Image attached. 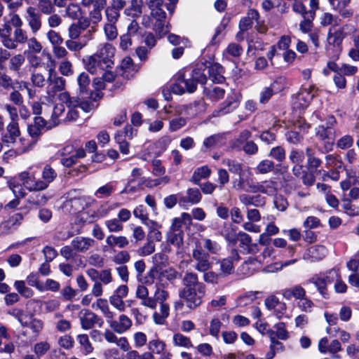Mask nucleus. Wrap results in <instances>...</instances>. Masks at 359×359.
Instances as JSON below:
<instances>
[{
  "mask_svg": "<svg viewBox=\"0 0 359 359\" xmlns=\"http://www.w3.org/2000/svg\"><path fill=\"white\" fill-rule=\"evenodd\" d=\"M163 0H149L147 5L151 11V15L156 20L154 30L159 38L165 36L169 31L168 25H165V12L162 9Z\"/></svg>",
  "mask_w": 359,
  "mask_h": 359,
  "instance_id": "1",
  "label": "nucleus"
},
{
  "mask_svg": "<svg viewBox=\"0 0 359 359\" xmlns=\"http://www.w3.org/2000/svg\"><path fill=\"white\" fill-rule=\"evenodd\" d=\"M205 294V289H197L191 290H179L178 294L187 308L195 310L203 303V299Z\"/></svg>",
  "mask_w": 359,
  "mask_h": 359,
  "instance_id": "2",
  "label": "nucleus"
},
{
  "mask_svg": "<svg viewBox=\"0 0 359 359\" xmlns=\"http://www.w3.org/2000/svg\"><path fill=\"white\" fill-rule=\"evenodd\" d=\"M192 260L194 262V269L200 272H205L211 267L210 262V255L205 252L201 243H195V247L191 253Z\"/></svg>",
  "mask_w": 359,
  "mask_h": 359,
  "instance_id": "3",
  "label": "nucleus"
},
{
  "mask_svg": "<svg viewBox=\"0 0 359 359\" xmlns=\"http://www.w3.org/2000/svg\"><path fill=\"white\" fill-rule=\"evenodd\" d=\"M59 100L65 103L67 107H77L86 113H89L96 107L94 101L84 100L83 98L71 97L69 93L64 91L60 93Z\"/></svg>",
  "mask_w": 359,
  "mask_h": 359,
  "instance_id": "4",
  "label": "nucleus"
},
{
  "mask_svg": "<svg viewBox=\"0 0 359 359\" xmlns=\"http://www.w3.org/2000/svg\"><path fill=\"white\" fill-rule=\"evenodd\" d=\"M47 83L46 93L49 97H54L57 93L65 90L66 81L57 74L54 68H50L48 72Z\"/></svg>",
  "mask_w": 359,
  "mask_h": 359,
  "instance_id": "5",
  "label": "nucleus"
},
{
  "mask_svg": "<svg viewBox=\"0 0 359 359\" xmlns=\"http://www.w3.org/2000/svg\"><path fill=\"white\" fill-rule=\"evenodd\" d=\"M197 87V84L193 77L186 79L184 74H179L176 82L171 87V91L177 95H182L184 93H194Z\"/></svg>",
  "mask_w": 359,
  "mask_h": 359,
  "instance_id": "6",
  "label": "nucleus"
},
{
  "mask_svg": "<svg viewBox=\"0 0 359 359\" xmlns=\"http://www.w3.org/2000/svg\"><path fill=\"white\" fill-rule=\"evenodd\" d=\"M19 179L29 191H41L46 189L42 179H37L34 173L26 170L19 175Z\"/></svg>",
  "mask_w": 359,
  "mask_h": 359,
  "instance_id": "7",
  "label": "nucleus"
},
{
  "mask_svg": "<svg viewBox=\"0 0 359 359\" xmlns=\"http://www.w3.org/2000/svg\"><path fill=\"white\" fill-rule=\"evenodd\" d=\"M107 323L114 334H123L129 331L133 326L132 320L126 314H121L116 319L114 317L107 318Z\"/></svg>",
  "mask_w": 359,
  "mask_h": 359,
  "instance_id": "8",
  "label": "nucleus"
},
{
  "mask_svg": "<svg viewBox=\"0 0 359 359\" xmlns=\"http://www.w3.org/2000/svg\"><path fill=\"white\" fill-rule=\"evenodd\" d=\"M80 324L82 329L88 330L92 329L95 325L100 327L102 326L103 320L90 310H81L79 312Z\"/></svg>",
  "mask_w": 359,
  "mask_h": 359,
  "instance_id": "9",
  "label": "nucleus"
},
{
  "mask_svg": "<svg viewBox=\"0 0 359 359\" xmlns=\"http://www.w3.org/2000/svg\"><path fill=\"white\" fill-rule=\"evenodd\" d=\"M184 240L183 231H170L167 233V245L163 249L164 252H170L172 251L171 245L175 248V253L177 255L182 254V246Z\"/></svg>",
  "mask_w": 359,
  "mask_h": 359,
  "instance_id": "10",
  "label": "nucleus"
},
{
  "mask_svg": "<svg viewBox=\"0 0 359 359\" xmlns=\"http://www.w3.org/2000/svg\"><path fill=\"white\" fill-rule=\"evenodd\" d=\"M84 65L86 69L92 74H99L112 67L95 54L90 55L84 60Z\"/></svg>",
  "mask_w": 359,
  "mask_h": 359,
  "instance_id": "11",
  "label": "nucleus"
},
{
  "mask_svg": "<svg viewBox=\"0 0 359 359\" xmlns=\"http://www.w3.org/2000/svg\"><path fill=\"white\" fill-rule=\"evenodd\" d=\"M25 20L31 32L36 34L42 27L41 14L35 8L29 6L26 9Z\"/></svg>",
  "mask_w": 359,
  "mask_h": 359,
  "instance_id": "12",
  "label": "nucleus"
},
{
  "mask_svg": "<svg viewBox=\"0 0 359 359\" xmlns=\"http://www.w3.org/2000/svg\"><path fill=\"white\" fill-rule=\"evenodd\" d=\"M115 51L116 48L112 44L105 42L100 44L96 53L94 54L97 55V57L101 60H104L108 65L112 67L114 65L113 59L115 55Z\"/></svg>",
  "mask_w": 359,
  "mask_h": 359,
  "instance_id": "13",
  "label": "nucleus"
},
{
  "mask_svg": "<svg viewBox=\"0 0 359 359\" xmlns=\"http://www.w3.org/2000/svg\"><path fill=\"white\" fill-rule=\"evenodd\" d=\"M240 256L237 250L233 249L231 250V256L227 258L222 259L220 263V271L219 273L222 277L226 276L233 273L234 271V262L238 261Z\"/></svg>",
  "mask_w": 359,
  "mask_h": 359,
  "instance_id": "14",
  "label": "nucleus"
},
{
  "mask_svg": "<svg viewBox=\"0 0 359 359\" xmlns=\"http://www.w3.org/2000/svg\"><path fill=\"white\" fill-rule=\"evenodd\" d=\"M104 339L110 344H115L121 350L124 352L128 351L130 349V345L126 337H118L110 330H105L104 332Z\"/></svg>",
  "mask_w": 359,
  "mask_h": 359,
  "instance_id": "15",
  "label": "nucleus"
},
{
  "mask_svg": "<svg viewBox=\"0 0 359 359\" xmlns=\"http://www.w3.org/2000/svg\"><path fill=\"white\" fill-rule=\"evenodd\" d=\"M183 287L180 290H191L198 289H205V285L199 282L198 275L194 272H186L182 278Z\"/></svg>",
  "mask_w": 359,
  "mask_h": 359,
  "instance_id": "16",
  "label": "nucleus"
},
{
  "mask_svg": "<svg viewBox=\"0 0 359 359\" xmlns=\"http://www.w3.org/2000/svg\"><path fill=\"white\" fill-rule=\"evenodd\" d=\"M327 250L324 245H316L306 250L304 259L311 262L322 260L327 255Z\"/></svg>",
  "mask_w": 359,
  "mask_h": 359,
  "instance_id": "17",
  "label": "nucleus"
},
{
  "mask_svg": "<svg viewBox=\"0 0 359 359\" xmlns=\"http://www.w3.org/2000/svg\"><path fill=\"white\" fill-rule=\"evenodd\" d=\"M239 104V95H234L233 97H227L226 100L221 104L218 110H215L212 115L218 116L224 115L232 112L235 110Z\"/></svg>",
  "mask_w": 359,
  "mask_h": 359,
  "instance_id": "18",
  "label": "nucleus"
},
{
  "mask_svg": "<svg viewBox=\"0 0 359 359\" xmlns=\"http://www.w3.org/2000/svg\"><path fill=\"white\" fill-rule=\"evenodd\" d=\"M28 34L26 30L21 28L14 29L12 37H10V41L12 42L9 46L4 47L8 50H15L19 44H25L27 41Z\"/></svg>",
  "mask_w": 359,
  "mask_h": 359,
  "instance_id": "19",
  "label": "nucleus"
},
{
  "mask_svg": "<svg viewBox=\"0 0 359 359\" xmlns=\"http://www.w3.org/2000/svg\"><path fill=\"white\" fill-rule=\"evenodd\" d=\"M25 62V56L18 53L9 58L8 68L9 69L16 74L18 78H22L25 72L22 71V67Z\"/></svg>",
  "mask_w": 359,
  "mask_h": 359,
  "instance_id": "20",
  "label": "nucleus"
},
{
  "mask_svg": "<svg viewBox=\"0 0 359 359\" xmlns=\"http://www.w3.org/2000/svg\"><path fill=\"white\" fill-rule=\"evenodd\" d=\"M312 88H304L299 92L295 98L294 104L297 108L304 109L306 108L314 97L312 93Z\"/></svg>",
  "mask_w": 359,
  "mask_h": 359,
  "instance_id": "21",
  "label": "nucleus"
},
{
  "mask_svg": "<svg viewBox=\"0 0 359 359\" xmlns=\"http://www.w3.org/2000/svg\"><path fill=\"white\" fill-rule=\"evenodd\" d=\"M95 243V241L89 237L78 236L72 241V246L74 250L79 252H86Z\"/></svg>",
  "mask_w": 359,
  "mask_h": 359,
  "instance_id": "22",
  "label": "nucleus"
},
{
  "mask_svg": "<svg viewBox=\"0 0 359 359\" xmlns=\"http://www.w3.org/2000/svg\"><path fill=\"white\" fill-rule=\"evenodd\" d=\"M106 245L103 247V250L107 251V248L114 249L116 247L124 248L129 245L128 239L123 236L109 235L105 240Z\"/></svg>",
  "mask_w": 359,
  "mask_h": 359,
  "instance_id": "23",
  "label": "nucleus"
},
{
  "mask_svg": "<svg viewBox=\"0 0 359 359\" xmlns=\"http://www.w3.org/2000/svg\"><path fill=\"white\" fill-rule=\"evenodd\" d=\"M20 135L18 123L10 122L6 126V133L2 137V141L6 144H13Z\"/></svg>",
  "mask_w": 359,
  "mask_h": 359,
  "instance_id": "24",
  "label": "nucleus"
},
{
  "mask_svg": "<svg viewBox=\"0 0 359 359\" xmlns=\"http://www.w3.org/2000/svg\"><path fill=\"white\" fill-rule=\"evenodd\" d=\"M316 135L321 140H329L325 145L327 150L331 149L334 139V132L332 128L325 127V126H319L316 130Z\"/></svg>",
  "mask_w": 359,
  "mask_h": 359,
  "instance_id": "25",
  "label": "nucleus"
},
{
  "mask_svg": "<svg viewBox=\"0 0 359 359\" xmlns=\"http://www.w3.org/2000/svg\"><path fill=\"white\" fill-rule=\"evenodd\" d=\"M191 215L189 213L183 212L181 214L180 217L173 219L169 231L175 232L183 231L181 229L183 225L189 227L191 225Z\"/></svg>",
  "mask_w": 359,
  "mask_h": 359,
  "instance_id": "26",
  "label": "nucleus"
},
{
  "mask_svg": "<svg viewBox=\"0 0 359 359\" xmlns=\"http://www.w3.org/2000/svg\"><path fill=\"white\" fill-rule=\"evenodd\" d=\"M283 297L287 299L290 300L292 298L295 300L302 299L306 294V290L301 285H297L289 288H285L281 292Z\"/></svg>",
  "mask_w": 359,
  "mask_h": 359,
  "instance_id": "27",
  "label": "nucleus"
},
{
  "mask_svg": "<svg viewBox=\"0 0 359 359\" xmlns=\"http://www.w3.org/2000/svg\"><path fill=\"white\" fill-rule=\"evenodd\" d=\"M259 18V14L255 9H249L247 13V16L243 17L241 19L238 27L241 31H248L250 29L253 24V20L257 21Z\"/></svg>",
  "mask_w": 359,
  "mask_h": 359,
  "instance_id": "28",
  "label": "nucleus"
},
{
  "mask_svg": "<svg viewBox=\"0 0 359 359\" xmlns=\"http://www.w3.org/2000/svg\"><path fill=\"white\" fill-rule=\"evenodd\" d=\"M93 309L100 310L106 320L115 317L116 313L110 309L108 302L104 298H97L95 302L92 304Z\"/></svg>",
  "mask_w": 359,
  "mask_h": 359,
  "instance_id": "29",
  "label": "nucleus"
},
{
  "mask_svg": "<svg viewBox=\"0 0 359 359\" xmlns=\"http://www.w3.org/2000/svg\"><path fill=\"white\" fill-rule=\"evenodd\" d=\"M201 194L198 189L189 188L187 191V196H180L179 203L182 205L187 203L197 204L201 201Z\"/></svg>",
  "mask_w": 359,
  "mask_h": 359,
  "instance_id": "30",
  "label": "nucleus"
},
{
  "mask_svg": "<svg viewBox=\"0 0 359 359\" xmlns=\"http://www.w3.org/2000/svg\"><path fill=\"white\" fill-rule=\"evenodd\" d=\"M107 3L106 0H96L93 4L92 11L89 13V19L93 24H97L102 19V10Z\"/></svg>",
  "mask_w": 359,
  "mask_h": 359,
  "instance_id": "31",
  "label": "nucleus"
},
{
  "mask_svg": "<svg viewBox=\"0 0 359 359\" xmlns=\"http://www.w3.org/2000/svg\"><path fill=\"white\" fill-rule=\"evenodd\" d=\"M208 74L209 79L214 83H221L225 80L223 76V67L218 63L210 65L208 67Z\"/></svg>",
  "mask_w": 359,
  "mask_h": 359,
  "instance_id": "32",
  "label": "nucleus"
},
{
  "mask_svg": "<svg viewBox=\"0 0 359 359\" xmlns=\"http://www.w3.org/2000/svg\"><path fill=\"white\" fill-rule=\"evenodd\" d=\"M48 73L34 69L31 73L30 80L34 87L43 88L47 83Z\"/></svg>",
  "mask_w": 359,
  "mask_h": 359,
  "instance_id": "33",
  "label": "nucleus"
},
{
  "mask_svg": "<svg viewBox=\"0 0 359 359\" xmlns=\"http://www.w3.org/2000/svg\"><path fill=\"white\" fill-rule=\"evenodd\" d=\"M116 22L106 21L103 25V32L108 41H113L117 39L118 32Z\"/></svg>",
  "mask_w": 359,
  "mask_h": 359,
  "instance_id": "34",
  "label": "nucleus"
},
{
  "mask_svg": "<svg viewBox=\"0 0 359 359\" xmlns=\"http://www.w3.org/2000/svg\"><path fill=\"white\" fill-rule=\"evenodd\" d=\"M211 174V170L209 168L208 165H203L199 168H197L190 180L194 184L199 185L200 181L202 179H205L210 177Z\"/></svg>",
  "mask_w": 359,
  "mask_h": 359,
  "instance_id": "35",
  "label": "nucleus"
},
{
  "mask_svg": "<svg viewBox=\"0 0 359 359\" xmlns=\"http://www.w3.org/2000/svg\"><path fill=\"white\" fill-rule=\"evenodd\" d=\"M153 272L155 273L160 279H166L169 281L177 279L178 276V272L172 267H161Z\"/></svg>",
  "mask_w": 359,
  "mask_h": 359,
  "instance_id": "36",
  "label": "nucleus"
},
{
  "mask_svg": "<svg viewBox=\"0 0 359 359\" xmlns=\"http://www.w3.org/2000/svg\"><path fill=\"white\" fill-rule=\"evenodd\" d=\"M169 311L170 306L168 304H160L158 311H156L153 314V319L155 323L163 325L169 316Z\"/></svg>",
  "mask_w": 359,
  "mask_h": 359,
  "instance_id": "37",
  "label": "nucleus"
},
{
  "mask_svg": "<svg viewBox=\"0 0 359 359\" xmlns=\"http://www.w3.org/2000/svg\"><path fill=\"white\" fill-rule=\"evenodd\" d=\"M142 0H130V5L124 10V14L133 17H138L142 13Z\"/></svg>",
  "mask_w": 359,
  "mask_h": 359,
  "instance_id": "38",
  "label": "nucleus"
},
{
  "mask_svg": "<svg viewBox=\"0 0 359 359\" xmlns=\"http://www.w3.org/2000/svg\"><path fill=\"white\" fill-rule=\"evenodd\" d=\"M276 182L271 180L262 182L253 187V193L259 191L268 195H273L276 192Z\"/></svg>",
  "mask_w": 359,
  "mask_h": 359,
  "instance_id": "39",
  "label": "nucleus"
},
{
  "mask_svg": "<svg viewBox=\"0 0 359 359\" xmlns=\"http://www.w3.org/2000/svg\"><path fill=\"white\" fill-rule=\"evenodd\" d=\"M9 314L14 316L22 327H27L30 321L34 318L33 315L29 313H25L22 310L13 309Z\"/></svg>",
  "mask_w": 359,
  "mask_h": 359,
  "instance_id": "40",
  "label": "nucleus"
},
{
  "mask_svg": "<svg viewBox=\"0 0 359 359\" xmlns=\"http://www.w3.org/2000/svg\"><path fill=\"white\" fill-rule=\"evenodd\" d=\"M325 165L330 169L341 170L344 168L341 158L337 154L327 155L325 156Z\"/></svg>",
  "mask_w": 359,
  "mask_h": 359,
  "instance_id": "41",
  "label": "nucleus"
},
{
  "mask_svg": "<svg viewBox=\"0 0 359 359\" xmlns=\"http://www.w3.org/2000/svg\"><path fill=\"white\" fill-rule=\"evenodd\" d=\"M351 0H342L338 3V6L334 11H338L339 15L343 18H351L354 13L353 9L348 8Z\"/></svg>",
  "mask_w": 359,
  "mask_h": 359,
  "instance_id": "42",
  "label": "nucleus"
},
{
  "mask_svg": "<svg viewBox=\"0 0 359 359\" xmlns=\"http://www.w3.org/2000/svg\"><path fill=\"white\" fill-rule=\"evenodd\" d=\"M57 174L55 169L50 165H46L41 172L42 180L45 183L46 189L49 184L53 182L57 177Z\"/></svg>",
  "mask_w": 359,
  "mask_h": 359,
  "instance_id": "43",
  "label": "nucleus"
},
{
  "mask_svg": "<svg viewBox=\"0 0 359 359\" xmlns=\"http://www.w3.org/2000/svg\"><path fill=\"white\" fill-rule=\"evenodd\" d=\"M64 102L57 104L53 108V113L51 115V125L57 126L62 121H64L63 114L65 110Z\"/></svg>",
  "mask_w": 359,
  "mask_h": 359,
  "instance_id": "44",
  "label": "nucleus"
},
{
  "mask_svg": "<svg viewBox=\"0 0 359 359\" xmlns=\"http://www.w3.org/2000/svg\"><path fill=\"white\" fill-rule=\"evenodd\" d=\"M195 243H201L202 248H204L210 254L216 255L221 249L220 245L216 241L207 238L196 241Z\"/></svg>",
  "mask_w": 359,
  "mask_h": 359,
  "instance_id": "45",
  "label": "nucleus"
},
{
  "mask_svg": "<svg viewBox=\"0 0 359 359\" xmlns=\"http://www.w3.org/2000/svg\"><path fill=\"white\" fill-rule=\"evenodd\" d=\"M77 340L82 347L83 353L86 355L94 351V347L90 343L88 336L86 334H81L77 336Z\"/></svg>",
  "mask_w": 359,
  "mask_h": 359,
  "instance_id": "46",
  "label": "nucleus"
},
{
  "mask_svg": "<svg viewBox=\"0 0 359 359\" xmlns=\"http://www.w3.org/2000/svg\"><path fill=\"white\" fill-rule=\"evenodd\" d=\"M165 344L160 339H153L148 343V349L154 355H163L165 353Z\"/></svg>",
  "mask_w": 359,
  "mask_h": 359,
  "instance_id": "47",
  "label": "nucleus"
},
{
  "mask_svg": "<svg viewBox=\"0 0 359 359\" xmlns=\"http://www.w3.org/2000/svg\"><path fill=\"white\" fill-rule=\"evenodd\" d=\"M340 20L336 15L329 13L325 12L320 17V24L323 27H327L329 25L338 26Z\"/></svg>",
  "mask_w": 359,
  "mask_h": 359,
  "instance_id": "48",
  "label": "nucleus"
},
{
  "mask_svg": "<svg viewBox=\"0 0 359 359\" xmlns=\"http://www.w3.org/2000/svg\"><path fill=\"white\" fill-rule=\"evenodd\" d=\"M222 163L224 165L228 167L229 170L232 173L239 175L245 171L243 169V165L237 161L230 158H225L223 159Z\"/></svg>",
  "mask_w": 359,
  "mask_h": 359,
  "instance_id": "49",
  "label": "nucleus"
},
{
  "mask_svg": "<svg viewBox=\"0 0 359 359\" xmlns=\"http://www.w3.org/2000/svg\"><path fill=\"white\" fill-rule=\"evenodd\" d=\"M165 253V252L163 251V252L156 253L152 257V261L154 266L151 269V271H154L166 265L168 258Z\"/></svg>",
  "mask_w": 359,
  "mask_h": 359,
  "instance_id": "50",
  "label": "nucleus"
},
{
  "mask_svg": "<svg viewBox=\"0 0 359 359\" xmlns=\"http://www.w3.org/2000/svg\"><path fill=\"white\" fill-rule=\"evenodd\" d=\"M314 18V15H311L309 14V15L303 17V20L299 23V30L304 34L311 32L313 30V21Z\"/></svg>",
  "mask_w": 359,
  "mask_h": 359,
  "instance_id": "51",
  "label": "nucleus"
},
{
  "mask_svg": "<svg viewBox=\"0 0 359 359\" xmlns=\"http://www.w3.org/2000/svg\"><path fill=\"white\" fill-rule=\"evenodd\" d=\"M309 281L315 285L323 297L327 298V282L325 278L322 277H313Z\"/></svg>",
  "mask_w": 359,
  "mask_h": 359,
  "instance_id": "52",
  "label": "nucleus"
},
{
  "mask_svg": "<svg viewBox=\"0 0 359 359\" xmlns=\"http://www.w3.org/2000/svg\"><path fill=\"white\" fill-rule=\"evenodd\" d=\"M274 168V163L269 159L260 161L256 167V172L259 174H266L271 172Z\"/></svg>",
  "mask_w": 359,
  "mask_h": 359,
  "instance_id": "53",
  "label": "nucleus"
},
{
  "mask_svg": "<svg viewBox=\"0 0 359 359\" xmlns=\"http://www.w3.org/2000/svg\"><path fill=\"white\" fill-rule=\"evenodd\" d=\"M38 8L41 13L50 15L55 11V6L50 0H37Z\"/></svg>",
  "mask_w": 359,
  "mask_h": 359,
  "instance_id": "54",
  "label": "nucleus"
},
{
  "mask_svg": "<svg viewBox=\"0 0 359 359\" xmlns=\"http://www.w3.org/2000/svg\"><path fill=\"white\" fill-rule=\"evenodd\" d=\"M65 13L68 18L76 20L81 14V8L77 4L72 3L67 6Z\"/></svg>",
  "mask_w": 359,
  "mask_h": 359,
  "instance_id": "55",
  "label": "nucleus"
},
{
  "mask_svg": "<svg viewBox=\"0 0 359 359\" xmlns=\"http://www.w3.org/2000/svg\"><path fill=\"white\" fill-rule=\"evenodd\" d=\"M173 344L175 346H182L185 348L193 346L191 339L180 333H176L173 335Z\"/></svg>",
  "mask_w": 359,
  "mask_h": 359,
  "instance_id": "56",
  "label": "nucleus"
},
{
  "mask_svg": "<svg viewBox=\"0 0 359 359\" xmlns=\"http://www.w3.org/2000/svg\"><path fill=\"white\" fill-rule=\"evenodd\" d=\"M50 349V344L46 341H40L34 344L33 351L38 358L44 355Z\"/></svg>",
  "mask_w": 359,
  "mask_h": 359,
  "instance_id": "57",
  "label": "nucleus"
},
{
  "mask_svg": "<svg viewBox=\"0 0 359 359\" xmlns=\"http://www.w3.org/2000/svg\"><path fill=\"white\" fill-rule=\"evenodd\" d=\"M67 48L72 52H80L87 46V41H76V39H67L65 41Z\"/></svg>",
  "mask_w": 359,
  "mask_h": 359,
  "instance_id": "58",
  "label": "nucleus"
},
{
  "mask_svg": "<svg viewBox=\"0 0 359 359\" xmlns=\"http://www.w3.org/2000/svg\"><path fill=\"white\" fill-rule=\"evenodd\" d=\"M16 81H14L11 76L6 73L0 74V86L5 90L15 88V85H18Z\"/></svg>",
  "mask_w": 359,
  "mask_h": 359,
  "instance_id": "59",
  "label": "nucleus"
},
{
  "mask_svg": "<svg viewBox=\"0 0 359 359\" xmlns=\"http://www.w3.org/2000/svg\"><path fill=\"white\" fill-rule=\"evenodd\" d=\"M240 202L244 205H259L261 203L259 196H251L246 194H241L238 196Z\"/></svg>",
  "mask_w": 359,
  "mask_h": 359,
  "instance_id": "60",
  "label": "nucleus"
},
{
  "mask_svg": "<svg viewBox=\"0 0 359 359\" xmlns=\"http://www.w3.org/2000/svg\"><path fill=\"white\" fill-rule=\"evenodd\" d=\"M104 17L106 21L117 23L121 18V11L107 6L104 10Z\"/></svg>",
  "mask_w": 359,
  "mask_h": 359,
  "instance_id": "61",
  "label": "nucleus"
},
{
  "mask_svg": "<svg viewBox=\"0 0 359 359\" xmlns=\"http://www.w3.org/2000/svg\"><path fill=\"white\" fill-rule=\"evenodd\" d=\"M58 70L65 76H70L74 74L72 63L67 60H62L59 63Z\"/></svg>",
  "mask_w": 359,
  "mask_h": 359,
  "instance_id": "62",
  "label": "nucleus"
},
{
  "mask_svg": "<svg viewBox=\"0 0 359 359\" xmlns=\"http://www.w3.org/2000/svg\"><path fill=\"white\" fill-rule=\"evenodd\" d=\"M114 190V186L111 183H107L100 187L95 193V196L97 198L109 197Z\"/></svg>",
  "mask_w": 359,
  "mask_h": 359,
  "instance_id": "63",
  "label": "nucleus"
},
{
  "mask_svg": "<svg viewBox=\"0 0 359 359\" xmlns=\"http://www.w3.org/2000/svg\"><path fill=\"white\" fill-rule=\"evenodd\" d=\"M110 304L118 311L123 312L126 310V303L123 299L114 293L109 298Z\"/></svg>",
  "mask_w": 359,
  "mask_h": 359,
  "instance_id": "64",
  "label": "nucleus"
}]
</instances>
